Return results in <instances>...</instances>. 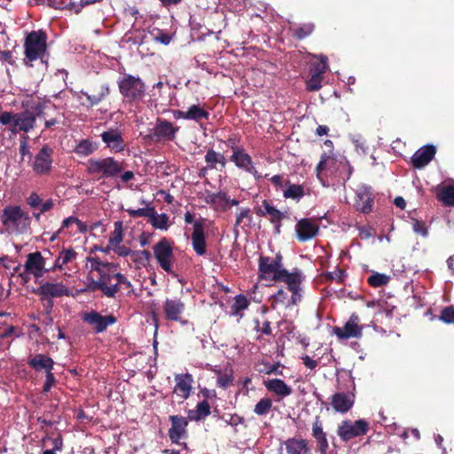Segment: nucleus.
Listing matches in <instances>:
<instances>
[{
  "label": "nucleus",
  "instance_id": "f257e3e1",
  "mask_svg": "<svg viewBox=\"0 0 454 454\" xmlns=\"http://www.w3.org/2000/svg\"><path fill=\"white\" fill-rule=\"evenodd\" d=\"M282 255L277 254L275 257L261 256L259 258V278L274 282H284L302 275V272L294 269L292 272L283 268Z\"/></svg>",
  "mask_w": 454,
  "mask_h": 454
},
{
  "label": "nucleus",
  "instance_id": "f03ea898",
  "mask_svg": "<svg viewBox=\"0 0 454 454\" xmlns=\"http://www.w3.org/2000/svg\"><path fill=\"white\" fill-rule=\"evenodd\" d=\"M122 170L123 162L113 157L103 159L91 158L86 164L87 173L98 180L114 178L121 175Z\"/></svg>",
  "mask_w": 454,
  "mask_h": 454
},
{
  "label": "nucleus",
  "instance_id": "7ed1b4c3",
  "mask_svg": "<svg viewBox=\"0 0 454 454\" xmlns=\"http://www.w3.org/2000/svg\"><path fill=\"white\" fill-rule=\"evenodd\" d=\"M304 279V276L298 275L296 278H293L286 281H284L287 286V289H279L272 297V308L276 309L279 306L285 308H290L297 305L302 297L301 285Z\"/></svg>",
  "mask_w": 454,
  "mask_h": 454
},
{
  "label": "nucleus",
  "instance_id": "20e7f679",
  "mask_svg": "<svg viewBox=\"0 0 454 454\" xmlns=\"http://www.w3.org/2000/svg\"><path fill=\"white\" fill-rule=\"evenodd\" d=\"M118 88L123 99L128 103L142 101L145 96L146 85L138 77L125 74L118 81Z\"/></svg>",
  "mask_w": 454,
  "mask_h": 454
},
{
  "label": "nucleus",
  "instance_id": "39448f33",
  "mask_svg": "<svg viewBox=\"0 0 454 454\" xmlns=\"http://www.w3.org/2000/svg\"><path fill=\"white\" fill-rule=\"evenodd\" d=\"M270 180L275 191L282 192L285 199H301L310 195V188L306 183H293L283 175H275Z\"/></svg>",
  "mask_w": 454,
  "mask_h": 454
},
{
  "label": "nucleus",
  "instance_id": "423d86ee",
  "mask_svg": "<svg viewBox=\"0 0 454 454\" xmlns=\"http://www.w3.org/2000/svg\"><path fill=\"white\" fill-rule=\"evenodd\" d=\"M47 34L40 29L27 35L24 41V53L29 61L43 59L47 51Z\"/></svg>",
  "mask_w": 454,
  "mask_h": 454
},
{
  "label": "nucleus",
  "instance_id": "0eeeda50",
  "mask_svg": "<svg viewBox=\"0 0 454 454\" xmlns=\"http://www.w3.org/2000/svg\"><path fill=\"white\" fill-rule=\"evenodd\" d=\"M4 225L12 231L24 232L30 224V218L27 213L24 212L19 206L6 207L2 214Z\"/></svg>",
  "mask_w": 454,
  "mask_h": 454
},
{
  "label": "nucleus",
  "instance_id": "6e6552de",
  "mask_svg": "<svg viewBox=\"0 0 454 454\" xmlns=\"http://www.w3.org/2000/svg\"><path fill=\"white\" fill-rule=\"evenodd\" d=\"M368 431V423L364 419H358L355 422L350 420L342 421L337 430L340 438L348 442L355 437L364 435Z\"/></svg>",
  "mask_w": 454,
  "mask_h": 454
},
{
  "label": "nucleus",
  "instance_id": "1a4fd4ad",
  "mask_svg": "<svg viewBox=\"0 0 454 454\" xmlns=\"http://www.w3.org/2000/svg\"><path fill=\"white\" fill-rule=\"evenodd\" d=\"M45 259L40 252L31 253L27 255L24 268L25 271L20 273L21 278L27 282L30 279V275L35 278H41L47 270L44 269Z\"/></svg>",
  "mask_w": 454,
  "mask_h": 454
},
{
  "label": "nucleus",
  "instance_id": "9d476101",
  "mask_svg": "<svg viewBox=\"0 0 454 454\" xmlns=\"http://www.w3.org/2000/svg\"><path fill=\"white\" fill-rule=\"evenodd\" d=\"M53 150L44 145L34 158L32 169L36 175H48L51 170Z\"/></svg>",
  "mask_w": 454,
  "mask_h": 454
},
{
  "label": "nucleus",
  "instance_id": "9b49d317",
  "mask_svg": "<svg viewBox=\"0 0 454 454\" xmlns=\"http://www.w3.org/2000/svg\"><path fill=\"white\" fill-rule=\"evenodd\" d=\"M178 130V126H174L172 122L165 119L158 118L153 129V133L148 137L156 142L173 141Z\"/></svg>",
  "mask_w": 454,
  "mask_h": 454
},
{
  "label": "nucleus",
  "instance_id": "f8f14e48",
  "mask_svg": "<svg viewBox=\"0 0 454 454\" xmlns=\"http://www.w3.org/2000/svg\"><path fill=\"white\" fill-rule=\"evenodd\" d=\"M328 69L327 58L320 57V61L312 63L310 68V78L306 81V90L308 91H317L322 87L323 74Z\"/></svg>",
  "mask_w": 454,
  "mask_h": 454
},
{
  "label": "nucleus",
  "instance_id": "ddd939ff",
  "mask_svg": "<svg viewBox=\"0 0 454 454\" xmlns=\"http://www.w3.org/2000/svg\"><path fill=\"white\" fill-rule=\"evenodd\" d=\"M354 390L355 386H353V390L351 391L336 392L331 396L330 405L335 412L345 414L351 410L356 399Z\"/></svg>",
  "mask_w": 454,
  "mask_h": 454
},
{
  "label": "nucleus",
  "instance_id": "4468645a",
  "mask_svg": "<svg viewBox=\"0 0 454 454\" xmlns=\"http://www.w3.org/2000/svg\"><path fill=\"white\" fill-rule=\"evenodd\" d=\"M154 255L160 267L167 272L172 271L173 251L166 239L160 240L153 247Z\"/></svg>",
  "mask_w": 454,
  "mask_h": 454
},
{
  "label": "nucleus",
  "instance_id": "2eb2a0df",
  "mask_svg": "<svg viewBox=\"0 0 454 454\" xmlns=\"http://www.w3.org/2000/svg\"><path fill=\"white\" fill-rule=\"evenodd\" d=\"M28 109H26L20 113H15L14 119V127L10 129L11 132L16 134L18 132L23 131L27 133L34 129L36 120Z\"/></svg>",
  "mask_w": 454,
  "mask_h": 454
},
{
  "label": "nucleus",
  "instance_id": "dca6fc26",
  "mask_svg": "<svg viewBox=\"0 0 454 454\" xmlns=\"http://www.w3.org/2000/svg\"><path fill=\"white\" fill-rule=\"evenodd\" d=\"M318 231L319 226L317 222L313 219H301L296 223L295 226L297 239L301 242L308 241L316 237L318 233Z\"/></svg>",
  "mask_w": 454,
  "mask_h": 454
},
{
  "label": "nucleus",
  "instance_id": "f3484780",
  "mask_svg": "<svg viewBox=\"0 0 454 454\" xmlns=\"http://www.w3.org/2000/svg\"><path fill=\"white\" fill-rule=\"evenodd\" d=\"M333 333L341 340L360 337L362 327L359 325L358 316L353 314L343 327H334Z\"/></svg>",
  "mask_w": 454,
  "mask_h": 454
},
{
  "label": "nucleus",
  "instance_id": "a211bd4d",
  "mask_svg": "<svg viewBox=\"0 0 454 454\" xmlns=\"http://www.w3.org/2000/svg\"><path fill=\"white\" fill-rule=\"evenodd\" d=\"M81 94L86 98V101L82 105L90 109L106 98L110 94V88L107 83H101L93 89L92 93L82 90Z\"/></svg>",
  "mask_w": 454,
  "mask_h": 454
},
{
  "label": "nucleus",
  "instance_id": "6ab92c4d",
  "mask_svg": "<svg viewBox=\"0 0 454 454\" xmlns=\"http://www.w3.org/2000/svg\"><path fill=\"white\" fill-rule=\"evenodd\" d=\"M100 137L106 146L114 153L122 152L126 147L122 133L118 129H110L104 131Z\"/></svg>",
  "mask_w": 454,
  "mask_h": 454
},
{
  "label": "nucleus",
  "instance_id": "aec40b11",
  "mask_svg": "<svg viewBox=\"0 0 454 454\" xmlns=\"http://www.w3.org/2000/svg\"><path fill=\"white\" fill-rule=\"evenodd\" d=\"M114 275L115 265L98 275L100 291L108 297H114L119 291V287H116V284L114 283Z\"/></svg>",
  "mask_w": 454,
  "mask_h": 454
},
{
  "label": "nucleus",
  "instance_id": "412c9836",
  "mask_svg": "<svg viewBox=\"0 0 454 454\" xmlns=\"http://www.w3.org/2000/svg\"><path fill=\"white\" fill-rule=\"evenodd\" d=\"M184 309L185 305L180 299H166L163 303V311L168 320L179 321Z\"/></svg>",
  "mask_w": 454,
  "mask_h": 454
},
{
  "label": "nucleus",
  "instance_id": "4be33fe9",
  "mask_svg": "<svg viewBox=\"0 0 454 454\" xmlns=\"http://www.w3.org/2000/svg\"><path fill=\"white\" fill-rule=\"evenodd\" d=\"M38 294L45 298L69 295L68 288L60 282H44L38 288Z\"/></svg>",
  "mask_w": 454,
  "mask_h": 454
},
{
  "label": "nucleus",
  "instance_id": "5701e85b",
  "mask_svg": "<svg viewBox=\"0 0 454 454\" xmlns=\"http://www.w3.org/2000/svg\"><path fill=\"white\" fill-rule=\"evenodd\" d=\"M84 321L91 325L98 333L105 331L107 326L114 324L116 319L114 316H101L98 312L92 311L85 314Z\"/></svg>",
  "mask_w": 454,
  "mask_h": 454
},
{
  "label": "nucleus",
  "instance_id": "b1692460",
  "mask_svg": "<svg viewBox=\"0 0 454 454\" xmlns=\"http://www.w3.org/2000/svg\"><path fill=\"white\" fill-rule=\"evenodd\" d=\"M170 421L169 438L173 442H178L181 438L186 435L187 420L182 416H170Z\"/></svg>",
  "mask_w": 454,
  "mask_h": 454
},
{
  "label": "nucleus",
  "instance_id": "393cba45",
  "mask_svg": "<svg viewBox=\"0 0 454 454\" xmlns=\"http://www.w3.org/2000/svg\"><path fill=\"white\" fill-rule=\"evenodd\" d=\"M176 386L174 393L180 396L182 399H187L190 396L192 390V377L189 373L177 374L175 376Z\"/></svg>",
  "mask_w": 454,
  "mask_h": 454
},
{
  "label": "nucleus",
  "instance_id": "a878e982",
  "mask_svg": "<svg viewBox=\"0 0 454 454\" xmlns=\"http://www.w3.org/2000/svg\"><path fill=\"white\" fill-rule=\"evenodd\" d=\"M231 160L233 161L238 168H243L253 176H256V169L253 165L252 158L244 149L233 152L231 156Z\"/></svg>",
  "mask_w": 454,
  "mask_h": 454
},
{
  "label": "nucleus",
  "instance_id": "bb28decb",
  "mask_svg": "<svg viewBox=\"0 0 454 454\" xmlns=\"http://www.w3.org/2000/svg\"><path fill=\"white\" fill-rule=\"evenodd\" d=\"M192 243L197 254L203 255L206 253L204 227L200 222L194 223Z\"/></svg>",
  "mask_w": 454,
  "mask_h": 454
},
{
  "label": "nucleus",
  "instance_id": "cd10ccee",
  "mask_svg": "<svg viewBox=\"0 0 454 454\" xmlns=\"http://www.w3.org/2000/svg\"><path fill=\"white\" fill-rule=\"evenodd\" d=\"M205 162L210 169L223 171L225 168L227 160L223 154L210 148L206 153Z\"/></svg>",
  "mask_w": 454,
  "mask_h": 454
},
{
  "label": "nucleus",
  "instance_id": "c85d7f7f",
  "mask_svg": "<svg viewBox=\"0 0 454 454\" xmlns=\"http://www.w3.org/2000/svg\"><path fill=\"white\" fill-rule=\"evenodd\" d=\"M27 364L35 371L44 370L46 373L47 372H51L54 365L53 360L43 354H36L31 356L28 359Z\"/></svg>",
  "mask_w": 454,
  "mask_h": 454
},
{
  "label": "nucleus",
  "instance_id": "c756f323",
  "mask_svg": "<svg viewBox=\"0 0 454 454\" xmlns=\"http://www.w3.org/2000/svg\"><path fill=\"white\" fill-rule=\"evenodd\" d=\"M337 159L333 152H324L321 154L320 160L316 167L317 176H320L324 171L329 170L333 172L337 169Z\"/></svg>",
  "mask_w": 454,
  "mask_h": 454
},
{
  "label": "nucleus",
  "instance_id": "7c9ffc66",
  "mask_svg": "<svg viewBox=\"0 0 454 454\" xmlns=\"http://www.w3.org/2000/svg\"><path fill=\"white\" fill-rule=\"evenodd\" d=\"M266 388L280 397H286L291 395L292 387L286 385L282 380L272 379L265 381Z\"/></svg>",
  "mask_w": 454,
  "mask_h": 454
},
{
  "label": "nucleus",
  "instance_id": "2f4dec72",
  "mask_svg": "<svg viewBox=\"0 0 454 454\" xmlns=\"http://www.w3.org/2000/svg\"><path fill=\"white\" fill-rule=\"evenodd\" d=\"M287 454H311L308 442L303 439H288L286 443Z\"/></svg>",
  "mask_w": 454,
  "mask_h": 454
},
{
  "label": "nucleus",
  "instance_id": "473e14b6",
  "mask_svg": "<svg viewBox=\"0 0 454 454\" xmlns=\"http://www.w3.org/2000/svg\"><path fill=\"white\" fill-rule=\"evenodd\" d=\"M254 211L258 215H268L272 223L279 222L285 216V214L283 212L279 211L274 207L270 206L268 203H266V200H264L263 207H254Z\"/></svg>",
  "mask_w": 454,
  "mask_h": 454
},
{
  "label": "nucleus",
  "instance_id": "72a5a7b5",
  "mask_svg": "<svg viewBox=\"0 0 454 454\" xmlns=\"http://www.w3.org/2000/svg\"><path fill=\"white\" fill-rule=\"evenodd\" d=\"M312 433L313 436L316 438L317 443L319 444L321 451L325 452L328 448V442L318 419H317L316 421L313 423Z\"/></svg>",
  "mask_w": 454,
  "mask_h": 454
},
{
  "label": "nucleus",
  "instance_id": "f704fd0d",
  "mask_svg": "<svg viewBox=\"0 0 454 454\" xmlns=\"http://www.w3.org/2000/svg\"><path fill=\"white\" fill-rule=\"evenodd\" d=\"M187 120L199 121L202 119L207 120L209 118V112L202 108L200 105H192L186 111Z\"/></svg>",
  "mask_w": 454,
  "mask_h": 454
},
{
  "label": "nucleus",
  "instance_id": "c9c22d12",
  "mask_svg": "<svg viewBox=\"0 0 454 454\" xmlns=\"http://www.w3.org/2000/svg\"><path fill=\"white\" fill-rule=\"evenodd\" d=\"M98 145L96 143L89 139H82L74 148V153L79 156H88L97 151Z\"/></svg>",
  "mask_w": 454,
  "mask_h": 454
},
{
  "label": "nucleus",
  "instance_id": "e433bc0d",
  "mask_svg": "<svg viewBox=\"0 0 454 454\" xmlns=\"http://www.w3.org/2000/svg\"><path fill=\"white\" fill-rule=\"evenodd\" d=\"M249 305V301L245 295L239 294L234 298V302L231 307V314L233 316H243L242 311L247 309Z\"/></svg>",
  "mask_w": 454,
  "mask_h": 454
},
{
  "label": "nucleus",
  "instance_id": "4c0bfd02",
  "mask_svg": "<svg viewBox=\"0 0 454 454\" xmlns=\"http://www.w3.org/2000/svg\"><path fill=\"white\" fill-rule=\"evenodd\" d=\"M210 413V406L207 401L200 402L195 411H189V419L192 420H200Z\"/></svg>",
  "mask_w": 454,
  "mask_h": 454
},
{
  "label": "nucleus",
  "instance_id": "58836bf2",
  "mask_svg": "<svg viewBox=\"0 0 454 454\" xmlns=\"http://www.w3.org/2000/svg\"><path fill=\"white\" fill-rule=\"evenodd\" d=\"M75 256L76 253L71 248L62 250L55 261L54 268L61 269L64 265L74 261Z\"/></svg>",
  "mask_w": 454,
  "mask_h": 454
},
{
  "label": "nucleus",
  "instance_id": "ea45409f",
  "mask_svg": "<svg viewBox=\"0 0 454 454\" xmlns=\"http://www.w3.org/2000/svg\"><path fill=\"white\" fill-rule=\"evenodd\" d=\"M315 29V26L312 23L303 24L301 27L293 28V35L297 40H302L307 36L310 35Z\"/></svg>",
  "mask_w": 454,
  "mask_h": 454
},
{
  "label": "nucleus",
  "instance_id": "a19ab883",
  "mask_svg": "<svg viewBox=\"0 0 454 454\" xmlns=\"http://www.w3.org/2000/svg\"><path fill=\"white\" fill-rule=\"evenodd\" d=\"M47 102L42 99H39L38 101H33L30 104L28 102L22 103L23 107H30V112L34 114L35 118L41 117L43 115V111L46 108Z\"/></svg>",
  "mask_w": 454,
  "mask_h": 454
},
{
  "label": "nucleus",
  "instance_id": "79ce46f5",
  "mask_svg": "<svg viewBox=\"0 0 454 454\" xmlns=\"http://www.w3.org/2000/svg\"><path fill=\"white\" fill-rule=\"evenodd\" d=\"M149 219L153 227L160 230L168 229V216L166 214L158 215L154 210L153 215H151Z\"/></svg>",
  "mask_w": 454,
  "mask_h": 454
},
{
  "label": "nucleus",
  "instance_id": "37998d69",
  "mask_svg": "<svg viewBox=\"0 0 454 454\" xmlns=\"http://www.w3.org/2000/svg\"><path fill=\"white\" fill-rule=\"evenodd\" d=\"M49 6L59 10L74 11L77 9V4L73 0H48Z\"/></svg>",
  "mask_w": 454,
  "mask_h": 454
},
{
  "label": "nucleus",
  "instance_id": "c03bdc74",
  "mask_svg": "<svg viewBox=\"0 0 454 454\" xmlns=\"http://www.w3.org/2000/svg\"><path fill=\"white\" fill-rule=\"evenodd\" d=\"M89 262L91 270L97 271L98 275L114 266L113 263L101 262L98 257L89 258Z\"/></svg>",
  "mask_w": 454,
  "mask_h": 454
},
{
  "label": "nucleus",
  "instance_id": "a18cd8bd",
  "mask_svg": "<svg viewBox=\"0 0 454 454\" xmlns=\"http://www.w3.org/2000/svg\"><path fill=\"white\" fill-rule=\"evenodd\" d=\"M122 241V223L115 222L114 223V231H113L111 237L109 238V247H114L115 246L120 245Z\"/></svg>",
  "mask_w": 454,
  "mask_h": 454
},
{
  "label": "nucleus",
  "instance_id": "49530a36",
  "mask_svg": "<svg viewBox=\"0 0 454 454\" xmlns=\"http://www.w3.org/2000/svg\"><path fill=\"white\" fill-rule=\"evenodd\" d=\"M390 280V277L385 274L375 272L368 278V283L373 287L386 286Z\"/></svg>",
  "mask_w": 454,
  "mask_h": 454
},
{
  "label": "nucleus",
  "instance_id": "de8ad7c7",
  "mask_svg": "<svg viewBox=\"0 0 454 454\" xmlns=\"http://www.w3.org/2000/svg\"><path fill=\"white\" fill-rule=\"evenodd\" d=\"M42 200H30L29 205L30 207L33 209L40 208L39 212H33V215L36 218V220H39L40 215L43 212L48 211L50 208H51L52 204L51 201H46L44 203H41Z\"/></svg>",
  "mask_w": 454,
  "mask_h": 454
},
{
  "label": "nucleus",
  "instance_id": "09e8293b",
  "mask_svg": "<svg viewBox=\"0 0 454 454\" xmlns=\"http://www.w3.org/2000/svg\"><path fill=\"white\" fill-rule=\"evenodd\" d=\"M438 318L446 325H454V306L444 307Z\"/></svg>",
  "mask_w": 454,
  "mask_h": 454
},
{
  "label": "nucleus",
  "instance_id": "8fccbe9b",
  "mask_svg": "<svg viewBox=\"0 0 454 454\" xmlns=\"http://www.w3.org/2000/svg\"><path fill=\"white\" fill-rule=\"evenodd\" d=\"M271 407V400L269 398H262L255 404L254 411L257 415H265L270 411Z\"/></svg>",
  "mask_w": 454,
  "mask_h": 454
},
{
  "label": "nucleus",
  "instance_id": "3c124183",
  "mask_svg": "<svg viewBox=\"0 0 454 454\" xmlns=\"http://www.w3.org/2000/svg\"><path fill=\"white\" fill-rule=\"evenodd\" d=\"M127 211L133 217L145 216V217L150 218L151 215H153L154 207H150L145 206V207H139L137 209H130L129 208V209H127Z\"/></svg>",
  "mask_w": 454,
  "mask_h": 454
},
{
  "label": "nucleus",
  "instance_id": "603ef678",
  "mask_svg": "<svg viewBox=\"0 0 454 454\" xmlns=\"http://www.w3.org/2000/svg\"><path fill=\"white\" fill-rule=\"evenodd\" d=\"M373 200H356L355 204V207L357 211H360L364 214H368L372 211L373 208Z\"/></svg>",
  "mask_w": 454,
  "mask_h": 454
},
{
  "label": "nucleus",
  "instance_id": "864d4df0",
  "mask_svg": "<svg viewBox=\"0 0 454 454\" xmlns=\"http://www.w3.org/2000/svg\"><path fill=\"white\" fill-rule=\"evenodd\" d=\"M357 199H372L373 192L371 187L361 185L356 189Z\"/></svg>",
  "mask_w": 454,
  "mask_h": 454
},
{
  "label": "nucleus",
  "instance_id": "5fc2aeb1",
  "mask_svg": "<svg viewBox=\"0 0 454 454\" xmlns=\"http://www.w3.org/2000/svg\"><path fill=\"white\" fill-rule=\"evenodd\" d=\"M15 114L12 112H3L0 114V123L3 125H10L14 127Z\"/></svg>",
  "mask_w": 454,
  "mask_h": 454
},
{
  "label": "nucleus",
  "instance_id": "6e6d98bb",
  "mask_svg": "<svg viewBox=\"0 0 454 454\" xmlns=\"http://www.w3.org/2000/svg\"><path fill=\"white\" fill-rule=\"evenodd\" d=\"M233 381V377L231 374L224 373L219 374L217 377V385L223 388L227 387Z\"/></svg>",
  "mask_w": 454,
  "mask_h": 454
},
{
  "label": "nucleus",
  "instance_id": "4d7b16f0",
  "mask_svg": "<svg viewBox=\"0 0 454 454\" xmlns=\"http://www.w3.org/2000/svg\"><path fill=\"white\" fill-rule=\"evenodd\" d=\"M100 290V284L98 278L97 280L88 279V283H86L85 286L81 289V292H96Z\"/></svg>",
  "mask_w": 454,
  "mask_h": 454
},
{
  "label": "nucleus",
  "instance_id": "13d9d810",
  "mask_svg": "<svg viewBox=\"0 0 454 454\" xmlns=\"http://www.w3.org/2000/svg\"><path fill=\"white\" fill-rule=\"evenodd\" d=\"M27 139V137L26 136L22 137L20 144V153L21 154L22 158L27 155L29 159H31L32 153H30Z\"/></svg>",
  "mask_w": 454,
  "mask_h": 454
},
{
  "label": "nucleus",
  "instance_id": "bf43d9fd",
  "mask_svg": "<svg viewBox=\"0 0 454 454\" xmlns=\"http://www.w3.org/2000/svg\"><path fill=\"white\" fill-rule=\"evenodd\" d=\"M413 231L416 233L426 236L427 234V230L425 227V223L422 221L413 220Z\"/></svg>",
  "mask_w": 454,
  "mask_h": 454
},
{
  "label": "nucleus",
  "instance_id": "052dcab7",
  "mask_svg": "<svg viewBox=\"0 0 454 454\" xmlns=\"http://www.w3.org/2000/svg\"><path fill=\"white\" fill-rule=\"evenodd\" d=\"M114 278H115L114 283L116 284V287H119L120 284L125 285L126 287H130L131 286L130 282L129 280H127V278L122 274L117 272L116 270H115Z\"/></svg>",
  "mask_w": 454,
  "mask_h": 454
},
{
  "label": "nucleus",
  "instance_id": "680f3d73",
  "mask_svg": "<svg viewBox=\"0 0 454 454\" xmlns=\"http://www.w3.org/2000/svg\"><path fill=\"white\" fill-rule=\"evenodd\" d=\"M55 382V377L51 372H47L46 373V381L43 386V391L48 392L51 388L52 385Z\"/></svg>",
  "mask_w": 454,
  "mask_h": 454
},
{
  "label": "nucleus",
  "instance_id": "e2e57ef3",
  "mask_svg": "<svg viewBox=\"0 0 454 454\" xmlns=\"http://www.w3.org/2000/svg\"><path fill=\"white\" fill-rule=\"evenodd\" d=\"M15 327L12 325H8L0 330V338L4 339L12 336L15 333Z\"/></svg>",
  "mask_w": 454,
  "mask_h": 454
},
{
  "label": "nucleus",
  "instance_id": "0e129e2a",
  "mask_svg": "<svg viewBox=\"0 0 454 454\" xmlns=\"http://www.w3.org/2000/svg\"><path fill=\"white\" fill-rule=\"evenodd\" d=\"M383 299L385 302V309L391 313L393 309H395V304L392 301H388L391 299L389 294H384Z\"/></svg>",
  "mask_w": 454,
  "mask_h": 454
},
{
  "label": "nucleus",
  "instance_id": "69168bd1",
  "mask_svg": "<svg viewBox=\"0 0 454 454\" xmlns=\"http://www.w3.org/2000/svg\"><path fill=\"white\" fill-rule=\"evenodd\" d=\"M117 254L121 255V256H127L129 253H130V250L129 248L126 247H123V246H115L114 247H111Z\"/></svg>",
  "mask_w": 454,
  "mask_h": 454
},
{
  "label": "nucleus",
  "instance_id": "338daca9",
  "mask_svg": "<svg viewBox=\"0 0 454 454\" xmlns=\"http://www.w3.org/2000/svg\"><path fill=\"white\" fill-rule=\"evenodd\" d=\"M74 222H76V217L74 216H69L64 219L62 222L61 228L59 230V232H63L66 228H68L71 224L74 223Z\"/></svg>",
  "mask_w": 454,
  "mask_h": 454
},
{
  "label": "nucleus",
  "instance_id": "774afa93",
  "mask_svg": "<svg viewBox=\"0 0 454 454\" xmlns=\"http://www.w3.org/2000/svg\"><path fill=\"white\" fill-rule=\"evenodd\" d=\"M225 144L228 147H230L232 150V153L242 149L237 146V139L234 137H229Z\"/></svg>",
  "mask_w": 454,
  "mask_h": 454
}]
</instances>
